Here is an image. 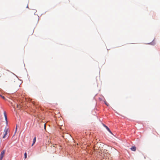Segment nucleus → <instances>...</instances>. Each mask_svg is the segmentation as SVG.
<instances>
[{"instance_id": "obj_1", "label": "nucleus", "mask_w": 160, "mask_h": 160, "mask_svg": "<svg viewBox=\"0 0 160 160\" xmlns=\"http://www.w3.org/2000/svg\"><path fill=\"white\" fill-rule=\"evenodd\" d=\"M102 154V157L103 158V160H109L110 155L108 153L103 152Z\"/></svg>"}, {"instance_id": "obj_2", "label": "nucleus", "mask_w": 160, "mask_h": 160, "mask_svg": "<svg viewBox=\"0 0 160 160\" xmlns=\"http://www.w3.org/2000/svg\"><path fill=\"white\" fill-rule=\"evenodd\" d=\"M8 131L9 130L8 128H5L4 132V134L3 136V138H5L6 137L8 134Z\"/></svg>"}, {"instance_id": "obj_3", "label": "nucleus", "mask_w": 160, "mask_h": 160, "mask_svg": "<svg viewBox=\"0 0 160 160\" xmlns=\"http://www.w3.org/2000/svg\"><path fill=\"white\" fill-rule=\"evenodd\" d=\"M4 115L5 118V120H6V124L7 125V124H8V120H7V118L6 113V112H4Z\"/></svg>"}, {"instance_id": "obj_4", "label": "nucleus", "mask_w": 160, "mask_h": 160, "mask_svg": "<svg viewBox=\"0 0 160 160\" xmlns=\"http://www.w3.org/2000/svg\"><path fill=\"white\" fill-rule=\"evenodd\" d=\"M5 151L4 150H2L1 153L0 157H3L5 155Z\"/></svg>"}, {"instance_id": "obj_5", "label": "nucleus", "mask_w": 160, "mask_h": 160, "mask_svg": "<svg viewBox=\"0 0 160 160\" xmlns=\"http://www.w3.org/2000/svg\"><path fill=\"white\" fill-rule=\"evenodd\" d=\"M15 105L17 108L19 109H20L22 106L21 105H18L17 103H16Z\"/></svg>"}, {"instance_id": "obj_6", "label": "nucleus", "mask_w": 160, "mask_h": 160, "mask_svg": "<svg viewBox=\"0 0 160 160\" xmlns=\"http://www.w3.org/2000/svg\"><path fill=\"white\" fill-rule=\"evenodd\" d=\"M130 149L132 151H135L136 150V147L135 146L132 147Z\"/></svg>"}, {"instance_id": "obj_7", "label": "nucleus", "mask_w": 160, "mask_h": 160, "mask_svg": "<svg viewBox=\"0 0 160 160\" xmlns=\"http://www.w3.org/2000/svg\"><path fill=\"white\" fill-rule=\"evenodd\" d=\"M36 137H35L33 139V143L32 145V146H33V145L34 144L35 142H36Z\"/></svg>"}, {"instance_id": "obj_8", "label": "nucleus", "mask_w": 160, "mask_h": 160, "mask_svg": "<svg viewBox=\"0 0 160 160\" xmlns=\"http://www.w3.org/2000/svg\"><path fill=\"white\" fill-rule=\"evenodd\" d=\"M105 127L106 128V129L111 134H112V132L110 130V129L107 126H105Z\"/></svg>"}, {"instance_id": "obj_9", "label": "nucleus", "mask_w": 160, "mask_h": 160, "mask_svg": "<svg viewBox=\"0 0 160 160\" xmlns=\"http://www.w3.org/2000/svg\"><path fill=\"white\" fill-rule=\"evenodd\" d=\"M24 157L25 158H27V153L26 152H25L24 153Z\"/></svg>"}, {"instance_id": "obj_10", "label": "nucleus", "mask_w": 160, "mask_h": 160, "mask_svg": "<svg viewBox=\"0 0 160 160\" xmlns=\"http://www.w3.org/2000/svg\"><path fill=\"white\" fill-rule=\"evenodd\" d=\"M105 104L107 106H108L109 105L106 102H105Z\"/></svg>"}, {"instance_id": "obj_11", "label": "nucleus", "mask_w": 160, "mask_h": 160, "mask_svg": "<svg viewBox=\"0 0 160 160\" xmlns=\"http://www.w3.org/2000/svg\"><path fill=\"white\" fill-rule=\"evenodd\" d=\"M17 125L16 127V131H15V132H16V131H17Z\"/></svg>"}, {"instance_id": "obj_12", "label": "nucleus", "mask_w": 160, "mask_h": 160, "mask_svg": "<svg viewBox=\"0 0 160 160\" xmlns=\"http://www.w3.org/2000/svg\"><path fill=\"white\" fill-rule=\"evenodd\" d=\"M3 157H0V160H2Z\"/></svg>"}, {"instance_id": "obj_13", "label": "nucleus", "mask_w": 160, "mask_h": 160, "mask_svg": "<svg viewBox=\"0 0 160 160\" xmlns=\"http://www.w3.org/2000/svg\"><path fill=\"white\" fill-rule=\"evenodd\" d=\"M44 128H46V124H45L44 125Z\"/></svg>"}, {"instance_id": "obj_14", "label": "nucleus", "mask_w": 160, "mask_h": 160, "mask_svg": "<svg viewBox=\"0 0 160 160\" xmlns=\"http://www.w3.org/2000/svg\"><path fill=\"white\" fill-rule=\"evenodd\" d=\"M103 126H104V127H105V126H106V125H105L104 124H103Z\"/></svg>"}]
</instances>
